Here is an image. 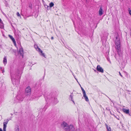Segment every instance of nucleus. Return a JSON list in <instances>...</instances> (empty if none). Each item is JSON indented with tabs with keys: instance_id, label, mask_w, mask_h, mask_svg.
Returning a JSON list of instances; mask_svg holds the SVG:
<instances>
[{
	"instance_id": "f257e3e1",
	"label": "nucleus",
	"mask_w": 131,
	"mask_h": 131,
	"mask_svg": "<svg viewBox=\"0 0 131 131\" xmlns=\"http://www.w3.org/2000/svg\"><path fill=\"white\" fill-rule=\"evenodd\" d=\"M20 71L18 69L15 71L11 72V78L13 84L18 85L19 84L21 75H20Z\"/></svg>"
},
{
	"instance_id": "f03ea898",
	"label": "nucleus",
	"mask_w": 131,
	"mask_h": 131,
	"mask_svg": "<svg viewBox=\"0 0 131 131\" xmlns=\"http://www.w3.org/2000/svg\"><path fill=\"white\" fill-rule=\"evenodd\" d=\"M115 38V48L118 54L120 56L122 53V51L121 50L120 40L118 36H116Z\"/></svg>"
},
{
	"instance_id": "7ed1b4c3",
	"label": "nucleus",
	"mask_w": 131,
	"mask_h": 131,
	"mask_svg": "<svg viewBox=\"0 0 131 131\" xmlns=\"http://www.w3.org/2000/svg\"><path fill=\"white\" fill-rule=\"evenodd\" d=\"M61 127L65 131H74V127L72 125H69L65 122L61 124Z\"/></svg>"
},
{
	"instance_id": "20e7f679",
	"label": "nucleus",
	"mask_w": 131,
	"mask_h": 131,
	"mask_svg": "<svg viewBox=\"0 0 131 131\" xmlns=\"http://www.w3.org/2000/svg\"><path fill=\"white\" fill-rule=\"evenodd\" d=\"M47 99H46L45 98V99L46 100V101H48V99H49V101L50 102H53V103L55 104H56L58 102V101L57 100V98H56L55 97H53V96L52 97L51 96V97L50 98V95H48L47 96Z\"/></svg>"
},
{
	"instance_id": "39448f33",
	"label": "nucleus",
	"mask_w": 131,
	"mask_h": 131,
	"mask_svg": "<svg viewBox=\"0 0 131 131\" xmlns=\"http://www.w3.org/2000/svg\"><path fill=\"white\" fill-rule=\"evenodd\" d=\"M21 47V48H19V50L18 52V54H20V56H21L22 57V58H23L24 54L23 52V48Z\"/></svg>"
},
{
	"instance_id": "423d86ee",
	"label": "nucleus",
	"mask_w": 131,
	"mask_h": 131,
	"mask_svg": "<svg viewBox=\"0 0 131 131\" xmlns=\"http://www.w3.org/2000/svg\"><path fill=\"white\" fill-rule=\"evenodd\" d=\"M96 70L99 72L102 73H103L104 72L103 69L99 65L97 66L96 67Z\"/></svg>"
},
{
	"instance_id": "0eeeda50",
	"label": "nucleus",
	"mask_w": 131,
	"mask_h": 131,
	"mask_svg": "<svg viewBox=\"0 0 131 131\" xmlns=\"http://www.w3.org/2000/svg\"><path fill=\"white\" fill-rule=\"evenodd\" d=\"M31 92V88L29 87L28 86L27 88L25 90V93H28V95L30 94Z\"/></svg>"
},
{
	"instance_id": "6e6552de",
	"label": "nucleus",
	"mask_w": 131,
	"mask_h": 131,
	"mask_svg": "<svg viewBox=\"0 0 131 131\" xmlns=\"http://www.w3.org/2000/svg\"><path fill=\"white\" fill-rule=\"evenodd\" d=\"M36 47H37V48L38 49V51L40 52V53H41V54L44 57H45V54L43 53L41 49H40L39 48L37 45H36V46H35V47L36 48Z\"/></svg>"
},
{
	"instance_id": "1a4fd4ad",
	"label": "nucleus",
	"mask_w": 131,
	"mask_h": 131,
	"mask_svg": "<svg viewBox=\"0 0 131 131\" xmlns=\"http://www.w3.org/2000/svg\"><path fill=\"white\" fill-rule=\"evenodd\" d=\"M122 111L125 113L129 114L131 116L130 114H129L130 111L129 109H127L126 108H123L122 109Z\"/></svg>"
},
{
	"instance_id": "9d476101",
	"label": "nucleus",
	"mask_w": 131,
	"mask_h": 131,
	"mask_svg": "<svg viewBox=\"0 0 131 131\" xmlns=\"http://www.w3.org/2000/svg\"><path fill=\"white\" fill-rule=\"evenodd\" d=\"M103 10L102 8V7H100L99 11V15L100 16H101L103 14Z\"/></svg>"
},
{
	"instance_id": "9b49d317",
	"label": "nucleus",
	"mask_w": 131,
	"mask_h": 131,
	"mask_svg": "<svg viewBox=\"0 0 131 131\" xmlns=\"http://www.w3.org/2000/svg\"><path fill=\"white\" fill-rule=\"evenodd\" d=\"M20 97V96L19 95L17 97V99L19 102H21L23 100V97Z\"/></svg>"
},
{
	"instance_id": "f8f14e48",
	"label": "nucleus",
	"mask_w": 131,
	"mask_h": 131,
	"mask_svg": "<svg viewBox=\"0 0 131 131\" xmlns=\"http://www.w3.org/2000/svg\"><path fill=\"white\" fill-rule=\"evenodd\" d=\"M41 83L40 82H37L35 84V86L36 87H40L41 85Z\"/></svg>"
},
{
	"instance_id": "ddd939ff",
	"label": "nucleus",
	"mask_w": 131,
	"mask_h": 131,
	"mask_svg": "<svg viewBox=\"0 0 131 131\" xmlns=\"http://www.w3.org/2000/svg\"><path fill=\"white\" fill-rule=\"evenodd\" d=\"M73 93H71V95L70 96V99L72 101L73 103L74 104V102L73 100Z\"/></svg>"
},
{
	"instance_id": "4468645a",
	"label": "nucleus",
	"mask_w": 131,
	"mask_h": 131,
	"mask_svg": "<svg viewBox=\"0 0 131 131\" xmlns=\"http://www.w3.org/2000/svg\"><path fill=\"white\" fill-rule=\"evenodd\" d=\"M3 62L4 64H6L7 63V59L6 57H5L4 58Z\"/></svg>"
},
{
	"instance_id": "2eb2a0df",
	"label": "nucleus",
	"mask_w": 131,
	"mask_h": 131,
	"mask_svg": "<svg viewBox=\"0 0 131 131\" xmlns=\"http://www.w3.org/2000/svg\"><path fill=\"white\" fill-rule=\"evenodd\" d=\"M8 36V37L10 38L13 41H15V39L12 36L10 35H9Z\"/></svg>"
},
{
	"instance_id": "dca6fc26",
	"label": "nucleus",
	"mask_w": 131,
	"mask_h": 131,
	"mask_svg": "<svg viewBox=\"0 0 131 131\" xmlns=\"http://www.w3.org/2000/svg\"><path fill=\"white\" fill-rule=\"evenodd\" d=\"M83 96L85 99V100L86 101L88 102L89 101V99L88 98V97L86 96V95H83Z\"/></svg>"
},
{
	"instance_id": "f3484780",
	"label": "nucleus",
	"mask_w": 131,
	"mask_h": 131,
	"mask_svg": "<svg viewBox=\"0 0 131 131\" xmlns=\"http://www.w3.org/2000/svg\"><path fill=\"white\" fill-rule=\"evenodd\" d=\"M3 24V23H0V28H2L3 27H4V25Z\"/></svg>"
},
{
	"instance_id": "a211bd4d",
	"label": "nucleus",
	"mask_w": 131,
	"mask_h": 131,
	"mask_svg": "<svg viewBox=\"0 0 131 131\" xmlns=\"http://www.w3.org/2000/svg\"><path fill=\"white\" fill-rule=\"evenodd\" d=\"M54 5L53 3L52 2L50 3L49 4V6L50 8L53 7Z\"/></svg>"
},
{
	"instance_id": "6ab92c4d",
	"label": "nucleus",
	"mask_w": 131,
	"mask_h": 131,
	"mask_svg": "<svg viewBox=\"0 0 131 131\" xmlns=\"http://www.w3.org/2000/svg\"><path fill=\"white\" fill-rule=\"evenodd\" d=\"M9 121V120L8 119H7L6 121V122H4L3 123L5 124H7Z\"/></svg>"
},
{
	"instance_id": "aec40b11",
	"label": "nucleus",
	"mask_w": 131,
	"mask_h": 131,
	"mask_svg": "<svg viewBox=\"0 0 131 131\" xmlns=\"http://www.w3.org/2000/svg\"><path fill=\"white\" fill-rule=\"evenodd\" d=\"M82 91V92H83V95H86V93H85V91L84 90H83V91Z\"/></svg>"
},
{
	"instance_id": "412c9836",
	"label": "nucleus",
	"mask_w": 131,
	"mask_h": 131,
	"mask_svg": "<svg viewBox=\"0 0 131 131\" xmlns=\"http://www.w3.org/2000/svg\"><path fill=\"white\" fill-rule=\"evenodd\" d=\"M113 115L118 119H119V117L117 115L116 116L114 114H113Z\"/></svg>"
},
{
	"instance_id": "4be33fe9",
	"label": "nucleus",
	"mask_w": 131,
	"mask_h": 131,
	"mask_svg": "<svg viewBox=\"0 0 131 131\" xmlns=\"http://www.w3.org/2000/svg\"><path fill=\"white\" fill-rule=\"evenodd\" d=\"M47 107L46 105L44 108L43 109V111H45V110L47 109Z\"/></svg>"
},
{
	"instance_id": "5701e85b",
	"label": "nucleus",
	"mask_w": 131,
	"mask_h": 131,
	"mask_svg": "<svg viewBox=\"0 0 131 131\" xmlns=\"http://www.w3.org/2000/svg\"><path fill=\"white\" fill-rule=\"evenodd\" d=\"M6 124L3 123V128H6Z\"/></svg>"
},
{
	"instance_id": "b1692460",
	"label": "nucleus",
	"mask_w": 131,
	"mask_h": 131,
	"mask_svg": "<svg viewBox=\"0 0 131 131\" xmlns=\"http://www.w3.org/2000/svg\"><path fill=\"white\" fill-rule=\"evenodd\" d=\"M16 14H17V16H18V17H20V14H19V12H17V13Z\"/></svg>"
},
{
	"instance_id": "393cba45",
	"label": "nucleus",
	"mask_w": 131,
	"mask_h": 131,
	"mask_svg": "<svg viewBox=\"0 0 131 131\" xmlns=\"http://www.w3.org/2000/svg\"><path fill=\"white\" fill-rule=\"evenodd\" d=\"M46 6L47 7V9L48 10L50 8L49 6L47 5H46Z\"/></svg>"
},
{
	"instance_id": "a878e982",
	"label": "nucleus",
	"mask_w": 131,
	"mask_h": 131,
	"mask_svg": "<svg viewBox=\"0 0 131 131\" xmlns=\"http://www.w3.org/2000/svg\"><path fill=\"white\" fill-rule=\"evenodd\" d=\"M74 131H80V130L79 129H76V130H75V128H74Z\"/></svg>"
},
{
	"instance_id": "bb28decb",
	"label": "nucleus",
	"mask_w": 131,
	"mask_h": 131,
	"mask_svg": "<svg viewBox=\"0 0 131 131\" xmlns=\"http://www.w3.org/2000/svg\"><path fill=\"white\" fill-rule=\"evenodd\" d=\"M14 44V45L15 46H16V42L15 41H15H13Z\"/></svg>"
},
{
	"instance_id": "cd10ccee",
	"label": "nucleus",
	"mask_w": 131,
	"mask_h": 131,
	"mask_svg": "<svg viewBox=\"0 0 131 131\" xmlns=\"http://www.w3.org/2000/svg\"><path fill=\"white\" fill-rule=\"evenodd\" d=\"M107 60H108V61H109V62L111 63V61L110 60V58H108V57H107Z\"/></svg>"
},
{
	"instance_id": "c85d7f7f",
	"label": "nucleus",
	"mask_w": 131,
	"mask_h": 131,
	"mask_svg": "<svg viewBox=\"0 0 131 131\" xmlns=\"http://www.w3.org/2000/svg\"><path fill=\"white\" fill-rule=\"evenodd\" d=\"M128 10L129 11V13H131V10H130V8H128Z\"/></svg>"
},
{
	"instance_id": "c756f323",
	"label": "nucleus",
	"mask_w": 131,
	"mask_h": 131,
	"mask_svg": "<svg viewBox=\"0 0 131 131\" xmlns=\"http://www.w3.org/2000/svg\"><path fill=\"white\" fill-rule=\"evenodd\" d=\"M107 128L108 131H111V128L110 127H109V129H108V128L107 127Z\"/></svg>"
},
{
	"instance_id": "7c9ffc66",
	"label": "nucleus",
	"mask_w": 131,
	"mask_h": 131,
	"mask_svg": "<svg viewBox=\"0 0 131 131\" xmlns=\"http://www.w3.org/2000/svg\"><path fill=\"white\" fill-rule=\"evenodd\" d=\"M3 14L4 15V16L6 17L7 19H8V17L5 14Z\"/></svg>"
},
{
	"instance_id": "2f4dec72",
	"label": "nucleus",
	"mask_w": 131,
	"mask_h": 131,
	"mask_svg": "<svg viewBox=\"0 0 131 131\" xmlns=\"http://www.w3.org/2000/svg\"><path fill=\"white\" fill-rule=\"evenodd\" d=\"M45 72H44V76H43V78H44V77L45 76Z\"/></svg>"
},
{
	"instance_id": "473e14b6",
	"label": "nucleus",
	"mask_w": 131,
	"mask_h": 131,
	"mask_svg": "<svg viewBox=\"0 0 131 131\" xmlns=\"http://www.w3.org/2000/svg\"><path fill=\"white\" fill-rule=\"evenodd\" d=\"M119 75L122 77H123V76L121 74V73H120V72H119Z\"/></svg>"
},
{
	"instance_id": "72a5a7b5",
	"label": "nucleus",
	"mask_w": 131,
	"mask_h": 131,
	"mask_svg": "<svg viewBox=\"0 0 131 131\" xmlns=\"http://www.w3.org/2000/svg\"><path fill=\"white\" fill-rule=\"evenodd\" d=\"M17 128V129L16 130V131H19V129L18 127V126Z\"/></svg>"
},
{
	"instance_id": "f704fd0d",
	"label": "nucleus",
	"mask_w": 131,
	"mask_h": 131,
	"mask_svg": "<svg viewBox=\"0 0 131 131\" xmlns=\"http://www.w3.org/2000/svg\"><path fill=\"white\" fill-rule=\"evenodd\" d=\"M10 24L11 25V26H12V27H13V28H14V26H13V25H12V23H11V22H10Z\"/></svg>"
},
{
	"instance_id": "c9c22d12",
	"label": "nucleus",
	"mask_w": 131,
	"mask_h": 131,
	"mask_svg": "<svg viewBox=\"0 0 131 131\" xmlns=\"http://www.w3.org/2000/svg\"><path fill=\"white\" fill-rule=\"evenodd\" d=\"M106 109L107 110H108V111H110V109H109V108H106Z\"/></svg>"
},
{
	"instance_id": "e433bc0d",
	"label": "nucleus",
	"mask_w": 131,
	"mask_h": 131,
	"mask_svg": "<svg viewBox=\"0 0 131 131\" xmlns=\"http://www.w3.org/2000/svg\"><path fill=\"white\" fill-rule=\"evenodd\" d=\"M2 70V73H3L4 72V69H3Z\"/></svg>"
},
{
	"instance_id": "4c0bfd02",
	"label": "nucleus",
	"mask_w": 131,
	"mask_h": 131,
	"mask_svg": "<svg viewBox=\"0 0 131 131\" xmlns=\"http://www.w3.org/2000/svg\"><path fill=\"white\" fill-rule=\"evenodd\" d=\"M3 131H6V128H3Z\"/></svg>"
},
{
	"instance_id": "58836bf2",
	"label": "nucleus",
	"mask_w": 131,
	"mask_h": 131,
	"mask_svg": "<svg viewBox=\"0 0 131 131\" xmlns=\"http://www.w3.org/2000/svg\"><path fill=\"white\" fill-rule=\"evenodd\" d=\"M3 23V22L1 19L0 18V23Z\"/></svg>"
},
{
	"instance_id": "ea45409f",
	"label": "nucleus",
	"mask_w": 131,
	"mask_h": 131,
	"mask_svg": "<svg viewBox=\"0 0 131 131\" xmlns=\"http://www.w3.org/2000/svg\"><path fill=\"white\" fill-rule=\"evenodd\" d=\"M13 51L15 53L16 52V50H13Z\"/></svg>"
},
{
	"instance_id": "a19ab883",
	"label": "nucleus",
	"mask_w": 131,
	"mask_h": 131,
	"mask_svg": "<svg viewBox=\"0 0 131 131\" xmlns=\"http://www.w3.org/2000/svg\"><path fill=\"white\" fill-rule=\"evenodd\" d=\"M51 39L53 40V39L54 38L52 36L51 37Z\"/></svg>"
},
{
	"instance_id": "79ce46f5",
	"label": "nucleus",
	"mask_w": 131,
	"mask_h": 131,
	"mask_svg": "<svg viewBox=\"0 0 131 131\" xmlns=\"http://www.w3.org/2000/svg\"><path fill=\"white\" fill-rule=\"evenodd\" d=\"M81 89L82 90V91H83V90H84L83 89L82 87H81Z\"/></svg>"
},
{
	"instance_id": "37998d69",
	"label": "nucleus",
	"mask_w": 131,
	"mask_h": 131,
	"mask_svg": "<svg viewBox=\"0 0 131 131\" xmlns=\"http://www.w3.org/2000/svg\"><path fill=\"white\" fill-rule=\"evenodd\" d=\"M0 131H3L2 129L1 128H0Z\"/></svg>"
},
{
	"instance_id": "c03bdc74",
	"label": "nucleus",
	"mask_w": 131,
	"mask_h": 131,
	"mask_svg": "<svg viewBox=\"0 0 131 131\" xmlns=\"http://www.w3.org/2000/svg\"><path fill=\"white\" fill-rule=\"evenodd\" d=\"M2 67H0V69L1 70H2Z\"/></svg>"
},
{
	"instance_id": "a18cd8bd",
	"label": "nucleus",
	"mask_w": 131,
	"mask_h": 131,
	"mask_svg": "<svg viewBox=\"0 0 131 131\" xmlns=\"http://www.w3.org/2000/svg\"><path fill=\"white\" fill-rule=\"evenodd\" d=\"M110 113L112 115H113V114L112 113L111 111H110Z\"/></svg>"
},
{
	"instance_id": "49530a36",
	"label": "nucleus",
	"mask_w": 131,
	"mask_h": 131,
	"mask_svg": "<svg viewBox=\"0 0 131 131\" xmlns=\"http://www.w3.org/2000/svg\"><path fill=\"white\" fill-rule=\"evenodd\" d=\"M126 91H128V92H130V91H129V90H127Z\"/></svg>"
},
{
	"instance_id": "de8ad7c7",
	"label": "nucleus",
	"mask_w": 131,
	"mask_h": 131,
	"mask_svg": "<svg viewBox=\"0 0 131 131\" xmlns=\"http://www.w3.org/2000/svg\"><path fill=\"white\" fill-rule=\"evenodd\" d=\"M45 7L46 8H47V7L46 6H46H45Z\"/></svg>"
},
{
	"instance_id": "09e8293b",
	"label": "nucleus",
	"mask_w": 131,
	"mask_h": 131,
	"mask_svg": "<svg viewBox=\"0 0 131 131\" xmlns=\"http://www.w3.org/2000/svg\"><path fill=\"white\" fill-rule=\"evenodd\" d=\"M94 71H95V72H96V70H94Z\"/></svg>"
},
{
	"instance_id": "8fccbe9b",
	"label": "nucleus",
	"mask_w": 131,
	"mask_h": 131,
	"mask_svg": "<svg viewBox=\"0 0 131 131\" xmlns=\"http://www.w3.org/2000/svg\"><path fill=\"white\" fill-rule=\"evenodd\" d=\"M79 85H80V86L81 87H81H82L81 86V85L80 84H79Z\"/></svg>"
},
{
	"instance_id": "3c124183",
	"label": "nucleus",
	"mask_w": 131,
	"mask_h": 131,
	"mask_svg": "<svg viewBox=\"0 0 131 131\" xmlns=\"http://www.w3.org/2000/svg\"><path fill=\"white\" fill-rule=\"evenodd\" d=\"M79 85H80V86L81 87H81H82L81 86V85L80 84H79Z\"/></svg>"
},
{
	"instance_id": "603ef678",
	"label": "nucleus",
	"mask_w": 131,
	"mask_h": 131,
	"mask_svg": "<svg viewBox=\"0 0 131 131\" xmlns=\"http://www.w3.org/2000/svg\"><path fill=\"white\" fill-rule=\"evenodd\" d=\"M3 36H4H4H4V35H3Z\"/></svg>"
},
{
	"instance_id": "864d4df0",
	"label": "nucleus",
	"mask_w": 131,
	"mask_h": 131,
	"mask_svg": "<svg viewBox=\"0 0 131 131\" xmlns=\"http://www.w3.org/2000/svg\"><path fill=\"white\" fill-rule=\"evenodd\" d=\"M11 114L12 115H13V114Z\"/></svg>"
}]
</instances>
